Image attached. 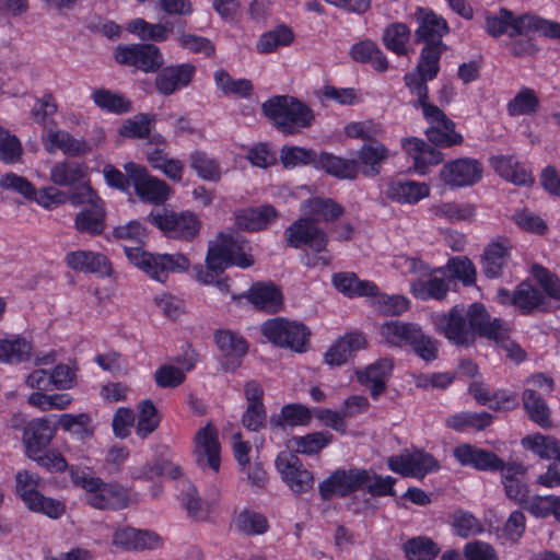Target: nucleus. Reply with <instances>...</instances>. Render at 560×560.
Returning a JSON list of instances; mask_svg holds the SVG:
<instances>
[{
    "label": "nucleus",
    "mask_w": 560,
    "mask_h": 560,
    "mask_svg": "<svg viewBox=\"0 0 560 560\" xmlns=\"http://www.w3.org/2000/svg\"><path fill=\"white\" fill-rule=\"evenodd\" d=\"M81 178L56 177L55 184L60 188L49 186L36 189L25 177H1L0 186L3 189L15 190L30 200H35L45 209H52L67 201L75 206L88 203V207L77 213L74 228L80 233L101 235L106 229L104 205L91 185Z\"/></svg>",
    "instance_id": "nucleus-1"
},
{
    "label": "nucleus",
    "mask_w": 560,
    "mask_h": 560,
    "mask_svg": "<svg viewBox=\"0 0 560 560\" xmlns=\"http://www.w3.org/2000/svg\"><path fill=\"white\" fill-rule=\"evenodd\" d=\"M396 479L377 475L373 469H337L318 486L320 498L330 500L334 495L345 498L357 491H366L372 497L395 495Z\"/></svg>",
    "instance_id": "nucleus-2"
},
{
    "label": "nucleus",
    "mask_w": 560,
    "mask_h": 560,
    "mask_svg": "<svg viewBox=\"0 0 560 560\" xmlns=\"http://www.w3.org/2000/svg\"><path fill=\"white\" fill-rule=\"evenodd\" d=\"M69 475L73 486L85 491V502L93 509L117 511L128 506L129 495L119 483L105 482L78 466H71Z\"/></svg>",
    "instance_id": "nucleus-3"
},
{
    "label": "nucleus",
    "mask_w": 560,
    "mask_h": 560,
    "mask_svg": "<svg viewBox=\"0 0 560 560\" xmlns=\"http://www.w3.org/2000/svg\"><path fill=\"white\" fill-rule=\"evenodd\" d=\"M265 115L276 127L285 135H293L313 125V109L300 100L282 95L276 96L262 104Z\"/></svg>",
    "instance_id": "nucleus-4"
},
{
    "label": "nucleus",
    "mask_w": 560,
    "mask_h": 560,
    "mask_svg": "<svg viewBox=\"0 0 560 560\" xmlns=\"http://www.w3.org/2000/svg\"><path fill=\"white\" fill-rule=\"evenodd\" d=\"M381 334L392 345L409 346L419 358L427 362L438 358V341L425 335L417 324L389 320L382 325Z\"/></svg>",
    "instance_id": "nucleus-5"
},
{
    "label": "nucleus",
    "mask_w": 560,
    "mask_h": 560,
    "mask_svg": "<svg viewBox=\"0 0 560 560\" xmlns=\"http://www.w3.org/2000/svg\"><path fill=\"white\" fill-rule=\"evenodd\" d=\"M124 250L135 267L159 282H165L170 272L184 271L189 267V260L183 254H152L141 246H125Z\"/></svg>",
    "instance_id": "nucleus-6"
},
{
    "label": "nucleus",
    "mask_w": 560,
    "mask_h": 560,
    "mask_svg": "<svg viewBox=\"0 0 560 560\" xmlns=\"http://www.w3.org/2000/svg\"><path fill=\"white\" fill-rule=\"evenodd\" d=\"M537 21H544V19L530 14L514 18L512 12L501 9L498 14L489 13L486 15V31L493 37L503 34H509L510 37L540 35V27Z\"/></svg>",
    "instance_id": "nucleus-7"
},
{
    "label": "nucleus",
    "mask_w": 560,
    "mask_h": 560,
    "mask_svg": "<svg viewBox=\"0 0 560 560\" xmlns=\"http://www.w3.org/2000/svg\"><path fill=\"white\" fill-rule=\"evenodd\" d=\"M261 330L264 336L275 345L291 348L296 352L305 351L310 337V330L303 323L280 317L265 322Z\"/></svg>",
    "instance_id": "nucleus-8"
},
{
    "label": "nucleus",
    "mask_w": 560,
    "mask_h": 560,
    "mask_svg": "<svg viewBox=\"0 0 560 560\" xmlns=\"http://www.w3.org/2000/svg\"><path fill=\"white\" fill-rule=\"evenodd\" d=\"M148 222L156 226L168 237L180 240L195 238L200 230V221L192 212L158 211L147 217Z\"/></svg>",
    "instance_id": "nucleus-9"
},
{
    "label": "nucleus",
    "mask_w": 560,
    "mask_h": 560,
    "mask_svg": "<svg viewBox=\"0 0 560 560\" xmlns=\"http://www.w3.org/2000/svg\"><path fill=\"white\" fill-rule=\"evenodd\" d=\"M468 327L476 336L504 343L510 336V326L500 318L491 317L481 303H472L466 311Z\"/></svg>",
    "instance_id": "nucleus-10"
},
{
    "label": "nucleus",
    "mask_w": 560,
    "mask_h": 560,
    "mask_svg": "<svg viewBox=\"0 0 560 560\" xmlns=\"http://www.w3.org/2000/svg\"><path fill=\"white\" fill-rule=\"evenodd\" d=\"M422 116L429 127L425 135L430 142L440 147H452L463 142V136L455 130V124L443 113L441 108L432 105H424Z\"/></svg>",
    "instance_id": "nucleus-11"
},
{
    "label": "nucleus",
    "mask_w": 560,
    "mask_h": 560,
    "mask_svg": "<svg viewBox=\"0 0 560 560\" xmlns=\"http://www.w3.org/2000/svg\"><path fill=\"white\" fill-rule=\"evenodd\" d=\"M497 299L502 305L516 307L523 315H530L535 311H547L546 295L526 281L521 282L514 291L499 289Z\"/></svg>",
    "instance_id": "nucleus-12"
},
{
    "label": "nucleus",
    "mask_w": 560,
    "mask_h": 560,
    "mask_svg": "<svg viewBox=\"0 0 560 560\" xmlns=\"http://www.w3.org/2000/svg\"><path fill=\"white\" fill-rule=\"evenodd\" d=\"M289 246L300 248L307 245L313 252H325L328 244L327 233L317 226L314 218H302L294 221L284 232Z\"/></svg>",
    "instance_id": "nucleus-13"
},
{
    "label": "nucleus",
    "mask_w": 560,
    "mask_h": 560,
    "mask_svg": "<svg viewBox=\"0 0 560 560\" xmlns=\"http://www.w3.org/2000/svg\"><path fill=\"white\" fill-rule=\"evenodd\" d=\"M438 330L451 342L459 347L475 343L474 331L469 329L466 311L462 305L453 306L442 314L436 322Z\"/></svg>",
    "instance_id": "nucleus-14"
},
{
    "label": "nucleus",
    "mask_w": 560,
    "mask_h": 560,
    "mask_svg": "<svg viewBox=\"0 0 560 560\" xmlns=\"http://www.w3.org/2000/svg\"><path fill=\"white\" fill-rule=\"evenodd\" d=\"M207 269L196 267V278L205 284H215L221 292H229L226 279H220L223 271L232 264L231 256L220 241L219 244L210 246L206 257Z\"/></svg>",
    "instance_id": "nucleus-15"
},
{
    "label": "nucleus",
    "mask_w": 560,
    "mask_h": 560,
    "mask_svg": "<svg viewBox=\"0 0 560 560\" xmlns=\"http://www.w3.org/2000/svg\"><path fill=\"white\" fill-rule=\"evenodd\" d=\"M194 456L196 464L205 469L210 468L214 472L220 469V443L218 441V431L211 424L198 430L195 435Z\"/></svg>",
    "instance_id": "nucleus-16"
},
{
    "label": "nucleus",
    "mask_w": 560,
    "mask_h": 560,
    "mask_svg": "<svg viewBox=\"0 0 560 560\" xmlns=\"http://www.w3.org/2000/svg\"><path fill=\"white\" fill-rule=\"evenodd\" d=\"M276 466L289 488L295 493L307 492L313 488V475L304 468L300 458L292 453H281Z\"/></svg>",
    "instance_id": "nucleus-17"
},
{
    "label": "nucleus",
    "mask_w": 560,
    "mask_h": 560,
    "mask_svg": "<svg viewBox=\"0 0 560 560\" xmlns=\"http://www.w3.org/2000/svg\"><path fill=\"white\" fill-rule=\"evenodd\" d=\"M415 19L418 24L415 33L417 42L424 43L425 47L442 48V37L448 32L445 19L423 8L417 9Z\"/></svg>",
    "instance_id": "nucleus-18"
},
{
    "label": "nucleus",
    "mask_w": 560,
    "mask_h": 560,
    "mask_svg": "<svg viewBox=\"0 0 560 560\" xmlns=\"http://www.w3.org/2000/svg\"><path fill=\"white\" fill-rule=\"evenodd\" d=\"M196 68L191 63H179L164 67L155 77V89L162 95H172L187 88L192 81Z\"/></svg>",
    "instance_id": "nucleus-19"
},
{
    "label": "nucleus",
    "mask_w": 560,
    "mask_h": 560,
    "mask_svg": "<svg viewBox=\"0 0 560 560\" xmlns=\"http://www.w3.org/2000/svg\"><path fill=\"white\" fill-rule=\"evenodd\" d=\"M393 368V361L384 358L368 365L365 369L357 370L355 376L362 386L369 388L371 397L376 400L385 393L386 382L392 375Z\"/></svg>",
    "instance_id": "nucleus-20"
},
{
    "label": "nucleus",
    "mask_w": 560,
    "mask_h": 560,
    "mask_svg": "<svg viewBox=\"0 0 560 560\" xmlns=\"http://www.w3.org/2000/svg\"><path fill=\"white\" fill-rule=\"evenodd\" d=\"M113 544L126 551H143L162 546V538L152 530L125 527L113 535Z\"/></svg>",
    "instance_id": "nucleus-21"
},
{
    "label": "nucleus",
    "mask_w": 560,
    "mask_h": 560,
    "mask_svg": "<svg viewBox=\"0 0 560 560\" xmlns=\"http://www.w3.org/2000/svg\"><path fill=\"white\" fill-rule=\"evenodd\" d=\"M456 460L463 466H470L481 471H498L502 459L493 452L479 448L469 443H463L453 451Z\"/></svg>",
    "instance_id": "nucleus-22"
},
{
    "label": "nucleus",
    "mask_w": 560,
    "mask_h": 560,
    "mask_svg": "<svg viewBox=\"0 0 560 560\" xmlns=\"http://www.w3.org/2000/svg\"><path fill=\"white\" fill-rule=\"evenodd\" d=\"M501 471L502 485L508 499L518 503H524L529 493L528 486L525 481L527 468L518 463H504L499 468Z\"/></svg>",
    "instance_id": "nucleus-23"
},
{
    "label": "nucleus",
    "mask_w": 560,
    "mask_h": 560,
    "mask_svg": "<svg viewBox=\"0 0 560 560\" xmlns=\"http://www.w3.org/2000/svg\"><path fill=\"white\" fill-rule=\"evenodd\" d=\"M363 334L353 331L337 339L325 352L324 361L328 365L339 366L345 364L357 351L366 347Z\"/></svg>",
    "instance_id": "nucleus-24"
},
{
    "label": "nucleus",
    "mask_w": 560,
    "mask_h": 560,
    "mask_svg": "<svg viewBox=\"0 0 560 560\" xmlns=\"http://www.w3.org/2000/svg\"><path fill=\"white\" fill-rule=\"evenodd\" d=\"M401 148L413 160L415 168L423 173L430 165H438L443 160V154L431 148L424 140L410 137L401 140Z\"/></svg>",
    "instance_id": "nucleus-25"
},
{
    "label": "nucleus",
    "mask_w": 560,
    "mask_h": 560,
    "mask_svg": "<svg viewBox=\"0 0 560 560\" xmlns=\"http://www.w3.org/2000/svg\"><path fill=\"white\" fill-rule=\"evenodd\" d=\"M429 195L427 184L413 180H393L386 190L387 198L400 205H415Z\"/></svg>",
    "instance_id": "nucleus-26"
},
{
    "label": "nucleus",
    "mask_w": 560,
    "mask_h": 560,
    "mask_svg": "<svg viewBox=\"0 0 560 560\" xmlns=\"http://www.w3.org/2000/svg\"><path fill=\"white\" fill-rule=\"evenodd\" d=\"M54 435L55 428L49 423L48 420H32L26 425L23 435V440L28 456H33L40 453L43 448L48 446Z\"/></svg>",
    "instance_id": "nucleus-27"
},
{
    "label": "nucleus",
    "mask_w": 560,
    "mask_h": 560,
    "mask_svg": "<svg viewBox=\"0 0 560 560\" xmlns=\"http://www.w3.org/2000/svg\"><path fill=\"white\" fill-rule=\"evenodd\" d=\"M66 262L69 268L80 272L109 273L110 264L105 255L90 250L68 253Z\"/></svg>",
    "instance_id": "nucleus-28"
},
{
    "label": "nucleus",
    "mask_w": 560,
    "mask_h": 560,
    "mask_svg": "<svg viewBox=\"0 0 560 560\" xmlns=\"http://www.w3.org/2000/svg\"><path fill=\"white\" fill-rule=\"evenodd\" d=\"M278 217L276 209L269 205L243 209L235 215V225L244 231L266 229Z\"/></svg>",
    "instance_id": "nucleus-29"
},
{
    "label": "nucleus",
    "mask_w": 560,
    "mask_h": 560,
    "mask_svg": "<svg viewBox=\"0 0 560 560\" xmlns=\"http://www.w3.org/2000/svg\"><path fill=\"white\" fill-rule=\"evenodd\" d=\"M43 143L47 151L54 152L61 150L69 155H78L89 150L86 142L82 139H75L67 131L48 128L43 136Z\"/></svg>",
    "instance_id": "nucleus-30"
},
{
    "label": "nucleus",
    "mask_w": 560,
    "mask_h": 560,
    "mask_svg": "<svg viewBox=\"0 0 560 560\" xmlns=\"http://www.w3.org/2000/svg\"><path fill=\"white\" fill-rule=\"evenodd\" d=\"M247 298L257 308L268 313L278 312L282 305V294L273 283L253 284Z\"/></svg>",
    "instance_id": "nucleus-31"
},
{
    "label": "nucleus",
    "mask_w": 560,
    "mask_h": 560,
    "mask_svg": "<svg viewBox=\"0 0 560 560\" xmlns=\"http://www.w3.org/2000/svg\"><path fill=\"white\" fill-rule=\"evenodd\" d=\"M334 285L346 296H369L375 295L377 287L366 280H360L353 272H340L332 277Z\"/></svg>",
    "instance_id": "nucleus-32"
},
{
    "label": "nucleus",
    "mask_w": 560,
    "mask_h": 560,
    "mask_svg": "<svg viewBox=\"0 0 560 560\" xmlns=\"http://www.w3.org/2000/svg\"><path fill=\"white\" fill-rule=\"evenodd\" d=\"M295 39V35L291 27L280 24L275 28L262 33L257 43L256 50L258 54H271L279 48L290 46Z\"/></svg>",
    "instance_id": "nucleus-33"
},
{
    "label": "nucleus",
    "mask_w": 560,
    "mask_h": 560,
    "mask_svg": "<svg viewBox=\"0 0 560 560\" xmlns=\"http://www.w3.org/2000/svg\"><path fill=\"white\" fill-rule=\"evenodd\" d=\"M302 211L308 218H318L324 222L335 221L343 214V208L330 198H310L302 203Z\"/></svg>",
    "instance_id": "nucleus-34"
},
{
    "label": "nucleus",
    "mask_w": 560,
    "mask_h": 560,
    "mask_svg": "<svg viewBox=\"0 0 560 560\" xmlns=\"http://www.w3.org/2000/svg\"><path fill=\"white\" fill-rule=\"evenodd\" d=\"M410 37L411 31L407 24L394 22L384 28L382 40L386 49L402 56L408 52Z\"/></svg>",
    "instance_id": "nucleus-35"
},
{
    "label": "nucleus",
    "mask_w": 560,
    "mask_h": 560,
    "mask_svg": "<svg viewBox=\"0 0 560 560\" xmlns=\"http://www.w3.org/2000/svg\"><path fill=\"white\" fill-rule=\"evenodd\" d=\"M91 97L94 104L101 109L112 114H125L131 110V101L119 92L96 89L92 92Z\"/></svg>",
    "instance_id": "nucleus-36"
},
{
    "label": "nucleus",
    "mask_w": 560,
    "mask_h": 560,
    "mask_svg": "<svg viewBox=\"0 0 560 560\" xmlns=\"http://www.w3.org/2000/svg\"><path fill=\"white\" fill-rule=\"evenodd\" d=\"M136 194L144 201L162 205L170 196V186L158 177L137 179L133 182Z\"/></svg>",
    "instance_id": "nucleus-37"
},
{
    "label": "nucleus",
    "mask_w": 560,
    "mask_h": 560,
    "mask_svg": "<svg viewBox=\"0 0 560 560\" xmlns=\"http://www.w3.org/2000/svg\"><path fill=\"white\" fill-rule=\"evenodd\" d=\"M127 31L145 42H165L171 33L167 24L149 23L144 19L137 18L127 24Z\"/></svg>",
    "instance_id": "nucleus-38"
},
{
    "label": "nucleus",
    "mask_w": 560,
    "mask_h": 560,
    "mask_svg": "<svg viewBox=\"0 0 560 560\" xmlns=\"http://www.w3.org/2000/svg\"><path fill=\"white\" fill-rule=\"evenodd\" d=\"M509 258V248L501 243L489 244L482 255V271L489 279L499 278Z\"/></svg>",
    "instance_id": "nucleus-39"
},
{
    "label": "nucleus",
    "mask_w": 560,
    "mask_h": 560,
    "mask_svg": "<svg viewBox=\"0 0 560 560\" xmlns=\"http://www.w3.org/2000/svg\"><path fill=\"white\" fill-rule=\"evenodd\" d=\"M219 240H221L222 244L228 250L229 256H231V261L233 265L241 268H247L254 265V258L249 254L250 246L247 241L240 236L225 233H220Z\"/></svg>",
    "instance_id": "nucleus-40"
},
{
    "label": "nucleus",
    "mask_w": 560,
    "mask_h": 560,
    "mask_svg": "<svg viewBox=\"0 0 560 560\" xmlns=\"http://www.w3.org/2000/svg\"><path fill=\"white\" fill-rule=\"evenodd\" d=\"M351 56L358 62H369L380 72L388 69V60L377 45L372 40H362L351 48Z\"/></svg>",
    "instance_id": "nucleus-41"
},
{
    "label": "nucleus",
    "mask_w": 560,
    "mask_h": 560,
    "mask_svg": "<svg viewBox=\"0 0 560 560\" xmlns=\"http://www.w3.org/2000/svg\"><path fill=\"white\" fill-rule=\"evenodd\" d=\"M492 415L487 411L471 412L463 411L450 416L445 423L446 427L455 431H464L466 429H475L477 431L485 430L492 423Z\"/></svg>",
    "instance_id": "nucleus-42"
},
{
    "label": "nucleus",
    "mask_w": 560,
    "mask_h": 560,
    "mask_svg": "<svg viewBox=\"0 0 560 560\" xmlns=\"http://www.w3.org/2000/svg\"><path fill=\"white\" fill-rule=\"evenodd\" d=\"M522 400L530 420L544 429L552 425L550 410L547 404L534 389H525L523 392Z\"/></svg>",
    "instance_id": "nucleus-43"
},
{
    "label": "nucleus",
    "mask_w": 560,
    "mask_h": 560,
    "mask_svg": "<svg viewBox=\"0 0 560 560\" xmlns=\"http://www.w3.org/2000/svg\"><path fill=\"white\" fill-rule=\"evenodd\" d=\"M32 343L23 337L0 339V362L20 363L30 360Z\"/></svg>",
    "instance_id": "nucleus-44"
},
{
    "label": "nucleus",
    "mask_w": 560,
    "mask_h": 560,
    "mask_svg": "<svg viewBox=\"0 0 560 560\" xmlns=\"http://www.w3.org/2000/svg\"><path fill=\"white\" fill-rule=\"evenodd\" d=\"M312 419L311 410L302 404H289L282 407L279 417L270 418L272 429L288 424L291 427L308 424Z\"/></svg>",
    "instance_id": "nucleus-45"
},
{
    "label": "nucleus",
    "mask_w": 560,
    "mask_h": 560,
    "mask_svg": "<svg viewBox=\"0 0 560 560\" xmlns=\"http://www.w3.org/2000/svg\"><path fill=\"white\" fill-rule=\"evenodd\" d=\"M358 162L354 159H342L331 153L315 154L314 170L328 175H341L357 171Z\"/></svg>",
    "instance_id": "nucleus-46"
},
{
    "label": "nucleus",
    "mask_w": 560,
    "mask_h": 560,
    "mask_svg": "<svg viewBox=\"0 0 560 560\" xmlns=\"http://www.w3.org/2000/svg\"><path fill=\"white\" fill-rule=\"evenodd\" d=\"M150 143L156 147L155 152L149 155V161L155 170L163 172L165 175H177L183 172L184 165L182 161L168 159L163 154L165 140L161 135H153Z\"/></svg>",
    "instance_id": "nucleus-47"
},
{
    "label": "nucleus",
    "mask_w": 560,
    "mask_h": 560,
    "mask_svg": "<svg viewBox=\"0 0 560 560\" xmlns=\"http://www.w3.org/2000/svg\"><path fill=\"white\" fill-rule=\"evenodd\" d=\"M132 479L152 480L159 476H171L177 478L180 475L178 466L173 465L166 459H156L153 463H145L140 467L132 468L129 471Z\"/></svg>",
    "instance_id": "nucleus-48"
},
{
    "label": "nucleus",
    "mask_w": 560,
    "mask_h": 560,
    "mask_svg": "<svg viewBox=\"0 0 560 560\" xmlns=\"http://www.w3.org/2000/svg\"><path fill=\"white\" fill-rule=\"evenodd\" d=\"M233 524L238 533L246 536L262 535L269 528L267 518L250 510H244L237 514Z\"/></svg>",
    "instance_id": "nucleus-49"
},
{
    "label": "nucleus",
    "mask_w": 560,
    "mask_h": 560,
    "mask_svg": "<svg viewBox=\"0 0 560 560\" xmlns=\"http://www.w3.org/2000/svg\"><path fill=\"white\" fill-rule=\"evenodd\" d=\"M160 416L156 407L150 399L142 400L138 404V421L136 433L141 439H145L153 433L160 424Z\"/></svg>",
    "instance_id": "nucleus-50"
},
{
    "label": "nucleus",
    "mask_w": 560,
    "mask_h": 560,
    "mask_svg": "<svg viewBox=\"0 0 560 560\" xmlns=\"http://www.w3.org/2000/svg\"><path fill=\"white\" fill-rule=\"evenodd\" d=\"M539 98L534 90L522 88L518 93L508 103V113L510 116H525L537 112Z\"/></svg>",
    "instance_id": "nucleus-51"
},
{
    "label": "nucleus",
    "mask_w": 560,
    "mask_h": 560,
    "mask_svg": "<svg viewBox=\"0 0 560 560\" xmlns=\"http://www.w3.org/2000/svg\"><path fill=\"white\" fill-rule=\"evenodd\" d=\"M412 294L421 300H444L448 292V283L445 279L431 277L427 281L418 280L411 284Z\"/></svg>",
    "instance_id": "nucleus-52"
},
{
    "label": "nucleus",
    "mask_w": 560,
    "mask_h": 560,
    "mask_svg": "<svg viewBox=\"0 0 560 560\" xmlns=\"http://www.w3.org/2000/svg\"><path fill=\"white\" fill-rule=\"evenodd\" d=\"M59 424L65 431L78 435L82 441L91 439L94 434L92 419L88 413H63L60 416Z\"/></svg>",
    "instance_id": "nucleus-53"
},
{
    "label": "nucleus",
    "mask_w": 560,
    "mask_h": 560,
    "mask_svg": "<svg viewBox=\"0 0 560 560\" xmlns=\"http://www.w3.org/2000/svg\"><path fill=\"white\" fill-rule=\"evenodd\" d=\"M404 551L407 560H433L440 549L432 539L419 536L405 542Z\"/></svg>",
    "instance_id": "nucleus-54"
},
{
    "label": "nucleus",
    "mask_w": 560,
    "mask_h": 560,
    "mask_svg": "<svg viewBox=\"0 0 560 560\" xmlns=\"http://www.w3.org/2000/svg\"><path fill=\"white\" fill-rule=\"evenodd\" d=\"M431 212L439 218L454 223L458 221L471 220L475 217V207L469 203L459 205L456 202H442L432 206Z\"/></svg>",
    "instance_id": "nucleus-55"
},
{
    "label": "nucleus",
    "mask_w": 560,
    "mask_h": 560,
    "mask_svg": "<svg viewBox=\"0 0 560 560\" xmlns=\"http://www.w3.org/2000/svg\"><path fill=\"white\" fill-rule=\"evenodd\" d=\"M316 98L323 105H329L331 102L339 105H353L358 103L359 96L354 89H338L332 85H324L315 91Z\"/></svg>",
    "instance_id": "nucleus-56"
},
{
    "label": "nucleus",
    "mask_w": 560,
    "mask_h": 560,
    "mask_svg": "<svg viewBox=\"0 0 560 560\" xmlns=\"http://www.w3.org/2000/svg\"><path fill=\"white\" fill-rule=\"evenodd\" d=\"M316 152L296 145H284L280 151V161L288 171L299 166L314 165Z\"/></svg>",
    "instance_id": "nucleus-57"
},
{
    "label": "nucleus",
    "mask_w": 560,
    "mask_h": 560,
    "mask_svg": "<svg viewBox=\"0 0 560 560\" xmlns=\"http://www.w3.org/2000/svg\"><path fill=\"white\" fill-rule=\"evenodd\" d=\"M40 481L39 476L30 470L22 469L16 472L15 491L26 506L40 493L38 491Z\"/></svg>",
    "instance_id": "nucleus-58"
},
{
    "label": "nucleus",
    "mask_w": 560,
    "mask_h": 560,
    "mask_svg": "<svg viewBox=\"0 0 560 560\" xmlns=\"http://www.w3.org/2000/svg\"><path fill=\"white\" fill-rule=\"evenodd\" d=\"M358 159L373 172H378L381 165L389 159V150L381 142L371 141L361 147Z\"/></svg>",
    "instance_id": "nucleus-59"
},
{
    "label": "nucleus",
    "mask_w": 560,
    "mask_h": 560,
    "mask_svg": "<svg viewBox=\"0 0 560 560\" xmlns=\"http://www.w3.org/2000/svg\"><path fill=\"white\" fill-rule=\"evenodd\" d=\"M214 81L218 86L226 95H235L247 97L253 91V85L246 79H233L228 72L219 70L214 73Z\"/></svg>",
    "instance_id": "nucleus-60"
},
{
    "label": "nucleus",
    "mask_w": 560,
    "mask_h": 560,
    "mask_svg": "<svg viewBox=\"0 0 560 560\" xmlns=\"http://www.w3.org/2000/svg\"><path fill=\"white\" fill-rule=\"evenodd\" d=\"M153 125V116L148 114H137L121 124L119 127V135L125 138L142 139L149 136Z\"/></svg>",
    "instance_id": "nucleus-61"
},
{
    "label": "nucleus",
    "mask_w": 560,
    "mask_h": 560,
    "mask_svg": "<svg viewBox=\"0 0 560 560\" xmlns=\"http://www.w3.org/2000/svg\"><path fill=\"white\" fill-rule=\"evenodd\" d=\"M372 296L376 311L384 316H398L409 308V301L401 295L378 294L377 290Z\"/></svg>",
    "instance_id": "nucleus-62"
},
{
    "label": "nucleus",
    "mask_w": 560,
    "mask_h": 560,
    "mask_svg": "<svg viewBox=\"0 0 560 560\" xmlns=\"http://www.w3.org/2000/svg\"><path fill=\"white\" fill-rule=\"evenodd\" d=\"M23 154L19 138L0 126V161L7 164L18 163Z\"/></svg>",
    "instance_id": "nucleus-63"
},
{
    "label": "nucleus",
    "mask_w": 560,
    "mask_h": 560,
    "mask_svg": "<svg viewBox=\"0 0 560 560\" xmlns=\"http://www.w3.org/2000/svg\"><path fill=\"white\" fill-rule=\"evenodd\" d=\"M383 127L380 122L372 119L351 121L346 125L345 133L349 138L373 141L383 133Z\"/></svg>",
    "instance_id": "nucleus-64"
}]
</instances>
